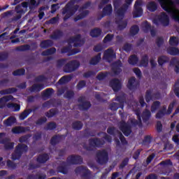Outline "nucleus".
<instances>
[{"label": "nucleus", "instance_id": "20e7f679", "mask_svg": "<svg viewBox=\"0 0 179 179\" xmlns=\"http://www.w3.org/2000/svg\"><path fill=\"white\" fill-rule=\"evenodd\" d=\"M67 43L69 44H73V47H83L86 43V39L85 38H82V35L78 34L75 36H71L67 39Z\"/></svg>", "mask_w": 179, "mask_h": 179}, {"label": "nucleus", "instance_id": "7c9ffc66", "mask_svg": "<svg viewBox=\"0 0 179 179\" xmlns=\"http://www.w3.org/2000/svg\"><path fill=\"white\" fill-rule=\"evenodd\" d=\"M29 129V127H15L12 129L13 134H24Z\"/></svg>", "mask_w": 179, "mask_h": 179}, {"label": "nucleus", "instance_id": "aec40b11", "mask_svg": "<svg viewBox=\"0 0 179 179\" xmlns=\"http://www.w3.org/2000/svg\"><path fill=\"white\" fill-rule=\"evenodd\" d=\"M50 160V155L47 153L41 154L36 158L37 163L39 164H44Z\"/></svg>", "mask_w": 179, "mask_h": 179}, {"label": "nucleus", "instance_id": "5fc2aeb1", "mask_svg": "<svg viewBox=\"0 0 179 179\" xmlns=\"http://www.w3.org/2000/svg\"><path fill=\"white\" fill-rule=\"evenodd\" d=\"M179 43L178 38L176 36H171L169 39V44L173 47H177Z\"/></svg>", "mask_w": 179, "mask_h": 179}, {"label": "nucleus", "instance_id": "f257e3e1", "mask_svg": "<svg viewBox=\"0 0 179 179\" xmlns=\"http://www.w3.org/2000/svg\"><path fill=\"white\" fill-rule=\"evenodd\" d=\"M89 145L86 143H83L82 146L85 150H87L88 152L93 151L94 148H101L103 145H104V140L99 138H90L88 140Z\"/></svg>", "mask_w": 179, "mask_h": 179}, {"label": "nucleus", "instance_id": "4be33fe9", "mask_svg": "<svg viewBox=\"0 0 179 179\" xmlns=\"http://www.w3.org/2000/svg\"><path fill=\"white\" fill-rule=\"evenodd\" d=\"M41 48L43 50H47V48H50V47H52L54 45V42L51 39L43 40L40 43Z\"/></svg>", "mask_w": 179, "mask_h": 179}, {"label": "nucleus", "instance_id": "a19ab883", "mask_svg": "<svg viewBox=\"0 0 179 179\" xmlns=\"http://www.w3.org/2000/svg\"><path fill=\"white\" fill-rule=\"evenodd\" d=\"M16 122V117L13 116L9 117L7 120H4V125L6 127H12Z\"/></svg>", "mask_w": 179, "mask_h": 179}, {"label": "nucleus", "instance_id": "bb28decb", "mask_svg": "<svg viewBox=\"0 0 179 179\" xmlns=\"http://www.w3.org/2000/svg\"><path fill=\"white\" fill-rule=\"evenodd\" d=\"M71 127L74 131H80L83 128V123L80 120H76L73 122Z\"/></svg>", "mask_w": 179, "mask_h": 179}, {"label": "nucleus", "instance_id": "13d9d810", "mask_svg": "<svg viewBox=\"0 0 179 179\" xmlns=\"http://www.w3.org/2000/svg\"><path fill=\"white\" fill-rule=\"evenodd\" d=\"M8 108H14V111L20 110V105L17 103H8L7 105Z\"/></svg>", "mask_w": 179, "mask_h": 179}, {"label": "nucleus", "instance_id": "423d86ee", "mask_svg": "<svg viewBox=\"0 0 179 179\" xmlns=\"http://www.w3.org/2000/svg\"><path fill=\"white\" fill-rule=\"evenodd\" d=\"M76 174L80 176L82 179L92 178V172L86 166H80L75 169Z\"/></svg>", "mask_w": 179, "mask_h": 179}, {"label": "nucleus", "instance_id": "39448f33", "mask_svg": "<svg viewBox=\"0 0 179 179\" xmlns=\"http://www.w3.org/2000/svg\"><path fill=\"white\" fill-rule=\"evenodd\" d=\"M80 66V63L78 60H71L64 65L63 71L66 73H71L75 72Z\"/></svg>", "mask_w": 179, "mask_h": 179}, {"label": "nucleus", "instance_id": "72a5a7b5", "mask_svg": "<svg viewBox=\"0 0 179 179\" xmlns=\"http://www.w3.org/2000/svg\"><path fill=\"white\" fill-rule=\"evenodd\" d=\"M148 65H149V56L148 55H144L140 61V66L147 68Z\"/></svg>", "mask_w": 179, "mask_h": 179}, {"label": "nucleus", "instance_id": "a211bd4d", "mask_svg": "<svg viewBox=\"0 0 179 179\" xmlns=\"http://www.w3.org/2000/svg\"><path fill=\"white\" fill-rule=\"evenodd\" d=\"M65 138H66V136L65 135H55L50 139V145H52V146H55L58 145L62 139H65Z\"/></svg>", "mask_w": 179, "mask_h": 179}, {"label": "nucleus", "instance_id": "79ce46f5", "mask_svg": "<svg viewBox=\"0 0 179 179\" xmlns=\"http://www.w3.org/2000/svg\"><path fill=\"white\" fill-rule=\"evenodd\" d=\"M169 61V57H167L166 56L162 55L158 57L157 62L159 66H163V65H164V64H167Z\"/></svg>", "mask_w": 179, "mask_h": 179}, {"label": "nucleus", "instance_id": "c756f323", "mask_svg": "<svg viewBox=\"0 0 179 179\" xmlns=\"http://www.w3.org/2000/svg\"><path fill=\"white\" fill-rule=\"evenodd\" d=\"M16 92H17V89H16L15 87H10L1 90L0 94L1 96H5V94H12L13 93H16Z\"/></svg>", "mask_w": 179, "mask_h": 179}, {"label": "nucleus", "instance_id": "0e129e2a", "mask_svg": "<svg viewBox=\"0 0 179 179\" xmlns=\"http://www.w3.org/2000/svg\"><path fill=\"white\" fill-rule=\"evenodd\" d=\"M109 108L112 111H117L118 108H121V106H120V103L113 102L109 105Z\"/></svg>", "mask_w": 179, "mask_h": 179}, {"label": "nucleus", "instance_id": "9b49d317", "mask_svg": "<svg viewBox=\"0 0 179 179\" xmlns=\"http://www.w3.org/2000/svg\"><path fill=\"white\" fill-rule=\"evenodd\" d=\"M141 5H142L141 0H136L134 4V10L133 11V17L134 19H136V17H141L143 14V9H142Z\"/></svg>", "mask_w": 179, "mask_h": 179}, {"label": "nucleus", "instance_id": "603ef678", "mask_svg": "<svg viewBox=\"0 0 179 179\" xmlns=\"http://www.w3.org/2000/svg\"><path fill=\"white\" fill-rule=\"evenodd\" d=\"M46 131H54L57 129V123L55 122H50L48 123L47 127L45 128Z\"/></svg>", "mask_w": 179, "mask_h": 179}, {"label": "nucleus", "instance_id": "4d7b16f0", "mask_svg": "<svg viewBox=\"0 0 179 179\" xmlns=\"http://www.w3.org/2000/svg\"><path fill=\"white\" fill-rule=\"evenodd\" d=\"M26 73V70L24 69H19L13 72V76H23Z\"/></svg>", "mask_w": 179, "mask_h": 179}, {"label": "nucleus", "instance_id": "393cba45", "mask_svg": "<svg viewBox=\"0 0 179 179\" xmlns=\"http://www.w3.org/2000/svg\"><path fill=\"white\" fill-rule=\"evenodd\" d=\"M152 117V113L149 109H145L143 111V113L141 115V117L143 119V122H148L149 120H150V117Z\"/></svg>", "mask_w": 179, "mask_h": 179}, {"label": "nucleus", "instance_id": "2eb2a0df", "mask_svg": "<svg viewBox=\"0 0 179 179\" xmlns=\"http://www.w3.org/2000/svg\"><path fill=\"white\" fill-rule=\"evenodd\" d=\"M109 85L113 89V92H120V90H121V87H122L121 81L117 78L110 80L109 82Z\"/></svg>", "mask_w": 179, "mask_h": 179}, {"label": "nucleus", "instance_id": "8fccbe9b", "mask_svg": "<svg viewBox=\"0 0 179 179\" xmlns=\"http://www.w3.org/2000/svg\"><path fill=\"white\" fill-rule=\"evenodd\" d=\"M145 99L147 103H150L151 100H153V94H152V90H148L145 92Z\"/></svg>", "mask_w": 179, "mask_h": 179}, {"label": "nucleus", "instance_id": "c9c22d12", "mask_svg": "<svg viewBox=\"0 0 179 179\" xmlns=\"http://www.w3.org/2000/svg\"><path fill=\"white\" fill-rule=\"evenodd\" d=\"M57 171L62 174H67L68 169H66V162H62V165L57 167Z\"/></svg>", "mask_w": 179, "mask_h": 179}, {"label": "nucleus", "instance_id": "a878e982", "mask_svg": "<svg viewBox=\"0 0 179 179\" xmlns=\"http://www.w3.org/2000/svg\"><path fill=\"white\" fill-rule=\"evenodd\" d=\"M101 33H102L101 29L95 28L90 31V36L93 38H97V37H100V36H101Z\"/></svg>", "mask_w": 179, "mask_h": 179}, {"label": "nucleus", "instance_id": "3c124183", "mask_svg": "<svg viewBox=\"0 0 179 179\" xmlns=\"http://www.w3.org/2000/svg\"><path fill=\"white\" fill-rule=\"evenodd\" d=\"M110 75V72L106 71V72H100L97 76H96V79L98 80H104Z\"/></svg>", "mask_w": 179, "mask_h": 179}, {"label": "nucleus", "instance_id": "b1692460", "mask_svg": "<svg viewBox=\"0 0 179 179\" xmlns=\"http://www.w3.org/2000/svg\"><path fill=\"white\" fill-rule=\"evenodd\" d=\"M102 15H103V16H111V15H113V6L111 4H108L103 7Z\"/></svg>", "mask_w": 179, "mask_h": 179}, {"label": "nucleus", "instance_id": "f3484780", "mask_svg": "<svg viewBox=\"0 0 179 179\" xmlns=\"http://www.w3.org/2000/svg\"><path fill=\"white\" fill-rule=\"evenodd\" d=\"M138 85H139V83L136 82V78L131 77L129 79L127 87L129 90H136V89H138Z\"/></svg>", "mask_w": 179, "mask_h": 179}, {"label": "nucleus", "instance_id": "2f4dec72", "mask_svg": "<svg viewBox=\"0 0 179 179\" xmlns=\"http://www.w3.org/2000/svg\"><path fill=\"white\" fill-rule=\"evenodd\" d=\"M90 107H92V103H90V101H85L83 103L78 104V108L83 111H87V110H89Z\"/></svg>", "mask_w": 179, "mask_h": 179}, {"label": "nucleus", "instance_id": "c85d7f7f", "mask_svg": "<svg viewBox=\"0 0 179 179\" xmlns=\"http://www.w3.org/2000/svg\"><path fill=\"white\" fill-rule=\"evenodd\" d=\"M45 85L44 84H34L31 88H30V92H41L43 89H45Z\"/></svg>", "mask_w": 179, "mask_h": 179}, {"label": "nucleus", "instance_id": "1a4fd4ad", "mask_svg": "<svg viewBox=\"0 0 179 179\" xmlns=\"http://www.w3.org/2000/svg\"><path fill=\"white\" fill-rule=\"evenodd\" d=\"M120 129L124 136H129V135L132 134V125L125 121H122L120 123Z\"/></svg>", "mask_w": 179, "mask_h": 179}, {"label": "nucleus", "instance_id": "680f3d73", "mask_svg": "<svg viewBox=\"0 0 179 179\" xmlns=\"http://www.w3.org/2000/svg\"><path fill=\"white\" fill-rule=\"evenodd\" d=\"M116 101H118L120 103V106H121V108H124V104L125 103V96H117L116 97Z\"/></svg>", "mask_w": 179, "mask_h": 179}, {"label": "nucleus", "instance_id": "473e14b6", "mask_svg": "<svg viewBox=\"0 0 179 179\" xmlns=\"http://www.w3.org/2000/svg\"><path fill=\"white\" fill-rule=\"evenodd\" d=\"M89 13H90V11H89V10H85L81 12L74 18V22H78V20H82V19H85V17H86V16H87Z\"/></svg>", "mask_w": 179, "mask_h": 179}, {"label": "nucleus", "instance_id": "f8f14e48", "mask_svg": "<svg viewBox=\"0 0 179 179\" xmlns=\"http://www.w3.org/2000/svg\"><path fill=\"white\" fill-rule=\"evenodd\" d=\"M66 162L69 164H82L83 158L80 155H71L68 157Z\"/></svg>", "mask_w": 179, "mask_h": 179}, {"label": "nucleus", "instance_id": "5701e85b", "mask_svg": "<svg viewBox=\"0 0 179 179\" xmlns=\"http://www.w3.org/2000/svg\"><path fill=\"white\" fill-rule=\"evenodd\" d=\"M62 37H64V31L60 29H56L53 31L52 34L50 35V38L52 40H59Z\"/></svg>", "mask_w": 179, "mask_h": 179}, {"label": "nucleus", "instance_id": "cd10ccee", "mask_svg": "<svg viewBox=\"0 0 179 179\" xmlns=\"http://www.w3.org/2000/svg\"><path fill=\"white\" fill-rule=\"evenodd\" d=\"M33 111H34V110L31 109V108H28L24 110L20 115V120L21 121H23V120H26V118H27V117H29V115L31 114V113H33Z\"/></svg>", "mask_w": 179, "mask_h": 179}, {"label": "nucleus", "instance_id": "6e6552de", "mask_svg": "<svg viewBox=\"0 0 179 179\" xmlns=\"http://www.w3.org/2000/svg\"><path fill=\"white\" fill-rule=\"evenodd\" d=\"M132 2H134V0H125V3L116 10L118 17H122V19L125 17V13H127V10H128V8H129V5L132 4Z\"/></svg>", "mask_w": 179, "mask_h": 179}, {"label": "nucleus", "instance_id": "4468645a", "mask_svg": "<svg viewBox=\"0 0 179 179\" xmlns=\"http://www.w3.org/2000/svg\"><path fill=\"white\" fill-rule=\"evenodd\" d=\"M103 58L107 62H113V59H115L117 55L114 53L113 48H108L103 52Z\"/></svg>", "mask_w": 179, "mask_h": 179}, {"label": "nucleus", "instance_id": "bf43d9fd", "mask_svg": "<svg viewBox=\"0 0 179 179\" xmlns=\"http://www.w3.org/2000/svg\"><path fill=\"white\" fill-rule=\"evenodd\" d=\"M152 29V25L149 23V22L145 21L143 24V30L144 33H149V31Z\"/></svg>", "mask_w": 179, "mask_h": 179}, {"label": "nucleus", "instance_id": "6ab92c4d", "mask_svg": "<svg viewBox=\"0 0 179 179\" xmlns=\"http://www.w3.org/2000/svg\"><path fill=\"white\" fill-rule=\"evenodd\" d=\"M61 52L62 54H66L69 52V55H76V54H79V52H80V50L77 48L71 49V48L66 46L61 49Z\"/></svg>", "mask_w": 179, "mask_h": 179}, {"label": "nucleus", "instance_id": "338daca9", "mask_svg": "<svg viewBox=\"0 0 179 179\" xmlns=\"http://www.w3.org/2000/svg\"><path fill=\"white\" fill-rule=\"evenodd\" d=\"M43 138V132L38 131L35 134H34L32 139L35 142H37V141H40Z\"/></svg>", "mask_w": 179, "mask_h": 179}, {"label": "nucleus", "instance_id": "f03ea898", "mask_svg": "<svg viewBox=\"0 0 179 179\" xmlns=\"http://www.w3.org/2000/svg\"><path fill=\"white\" fill-rule=\"evenodd\" d=\"M29 150V147L27 145L24 143H18L15 148L14 152L12 153L11 159L12 160H20V157L24 153H27Z\"/></svg>", "mask_w": 179, "mask_h": 179}, {"label": "nucleus", "instance_id": "f704fd0d", "mask_svg": "<svg viewBox=\"0 0 179 179\" xmlns=\"http://www.w3.org/2000/svg\"><path fill=\"white\" fill-rule=\"evenodd\" d=\"M147 9L150 12H156L157 10V3L155 1H150L147 4Z\"/></svg>", "mask_w": 179, "mask_h": 179}, {"label": "nucleus", "instance_id": "09e8293b", "mask_svg": "<svg viewBox=\"0 0 179 179\" xmlns=\"http://www.w3.org/2000/svg\"><path fill=\"white\" fill-rule=\"evenodd\" d=\"M168 54H170V55H179V49L178 48H169L167 49Z\"/></svg>", "mask_w": 179, "mask_h": 179}, {"label": "nucleus", "instance_id": "a18cd8bd", "mask_svg": "<svg viewBox=\"0 0 179 179\" xmlns=\"http://www.w3.org/2000/svg\"><path fill=\"white\" fill-rule=\"evenodd\" d=\"M47 121L48 119L45 117V116L41 117L35 122L36 127H41V125H44Z\"/></svg>", "mask_w": 179, "mask_h": 179}, {"label": "nucleus", "instance_id": "ddd939ff", "mask_svg": "<svg viewBox=\"0 0 179 179\" xmlns=\"http://www.w3.org/2000/svg\"><path fill=\"white\" fill-rule=\"evenodd\" d=\"M122 63L120 60H117L111 64V71L114 75H120L122 72Z\"/></svg>", "mask_w": 179, "mask_h": 179}, {"label": "nucleus", "instance_id": "c03bdc74", "mask_svg": "<svg viewBox=\"0 0 179 179\" xmlns=\"http://www.w3.org/2000/svg\"><path fill=\"white\" fill-rule=\"evenodd\" d=\"M54 94V89L52 88H47L42 94L43 97H47V99H50Z\"/></svg>", "mask_w": 179, "mask_h": 179}, {"label": "nucleus", "instance_id": "7ed1b4c3", "mask_svg": "<svg viewBox=\"0 0 179 179\" xmlns=\"http://www.w3.org/2000/svg\"><path fill=\"white\" fill-rule=\"evenodd\" d=\"M176 101H173L169 105L168 109H167V106L166 105H164L162 109H160L155 115V117L157 118V120H162V118H163L164 115H170V114L173 113V110L174 108V106H176Z\"/></svg>", "mask_w": 179, "mask_h": 179}, {"label": "nucleus", "instance_id": "de8ad7c7", "mask_svg": "<svg viewBox=\"0 0 179 179\" xmlns=\"http://www.w3.org/2000/svg\"><path fill=\"white\" fill-rule=\"evenodd\" d=\"M160 106H162L160 101H154L151 106V113H155V111H157V110H159V108H160Z\"/></svg>", "mask_w": 179, "mask_h": 179}, {"label": "nucleus", "instance_id": "ea45409f", "mask_svg": "<svg viewBox=\"0 0 179 179\" xmlns=\"http://www.w3.org/2000/svg\"><path fill=\"white\" fill-rule=\"evenodd\" d=\"M55 52H57V48H50L46 50L43 51L41 55H43V57H47L48 55H52V54H55Z\"/></svg>", "mask_w": 179, "mask_h": 179}, {"label": "nucleus", "instance_id": "e433bc0d", "mask_svg": "<svg viewBox=\"0 0 179 179\" xmlns=\"http://www.w3.org/2000/svg\"><path fill=\"white\" fill-rule=\"evenodd\" d=\"M101 59V53H98L95 57H92L90 61V65H97Z\"/></svg>", "mask_w": 179, "mask_h": 179}, {"label": "nucleus", "instance_id": "49530a36", "mask_svg": "<svg viewBox=\"0 0 179 179\" xmlns=\"http://www.w3.org/2000/svg\"><path fill=\"white\" fill-rule=\"evenodd\" d=\"M57 114H58V110L56 108H52L45 113V115L48 118H52V117H55Z\"/></svg>", "mask_w": 179, "mask_h": 179}, {"label": "nucleus", "instance_id": "774afa93", "mask_svg": "<svg viewBox=\"0 0 179 179\" xmlns=\"http://www.w3.org/2000/svg\"><path fill=\"white\" fill-rule=\"evenodd\" d=\"M28 3L29 4V9H34V8H37V6L40 5V3H37L36 0H29Z\"/></svg>", "mask_w": 179, "mask_h": 179}, {"label": "nucleus", "instance_id": "58836bf2", "mask_svg": "<svg viewBox=\"0 0 179 179\" xmlns=\"http://www.w3.org/2000/svg\"><path fill=\"white\" fill-rule=\"evenodd\" d=\"M71 80H72V76H64L59 80L58 83L59 85H65V83H68Z\"/></svg>", "mask_w": 179, "mask_h": 179}, {"label": "nucleus", "instance_id": "4c0bfd02", "mask_svg": "<svg viewBox=\"0 0 179 179\" xmlns=\"http://www.w3.org/2000/svg\"><path fill=\"white\" fill-rule=\"evenodd\" d=\"M47 178V176L45 174H29L28 175L27 179H45Z\"/></svg>", "mask_w": 179, "mask_h": 179}, {"label": "nucleus", "instance_id": "864d4df0", "mask_svg": "<svg viewBox=\"0 0 179 179\" xmlns=\"http://www.w3.org/2000/svg\"><path fill=\"white\" fill-rule=\"evenodd\" d=\"M139 33V27L138 25H133L130 28L131 36H136Z\"/></svg>", "mask_w": 179, "mask_h": 179}, {"label": "nucleus", "instance_id": "0eeeda50", "mask_svg": "<svg viewBox=\"0 0 179 179\" xmlns=\"http://www.w3.org/2000/svg\"><path fill=\"white\" fill-rule=\"evenodd\" d=\"M96 162L101 166L108 162V152L106 150H101L96 152Z\"/></svg>", "mask_w": 179, "mask_h": 179}, {"label": "nucleus", "instance_id": "69168bd1", "mask_svg": "<svg viewBox=\"0 0 179 179\" xmlns=\"http://www.w3.org/2000/svg\"><path fill=\"white\" fill-rule=\"evenodd\" d=\"M119 139L121 142V144L123 146H125V145H128V141H127V138H125V136L122 134V133L119 132Z\"/></svg>", "mask_w": 179, "mask_h": 179}, {"label": "nucleus", "instance_id": "dca6fc26", "mask_svg": "<svg viewBox=\"0 0 179 179\" xmlns=\"http://www.w3.org/2000/svg\"><path fill=\"white\" fill-rule=\"evenodd\" d=\"M158 19L159 23H161V24H162V26L164 27L170 24V18L166 13H161V15L158 16Z\"/></svg>", "mask_w": 179, "mask_h": 179}, {"label": "nucleus", "instance_id": "e2e57ef3", "mask_svg": "<svg viewBox=\"0 0 179 179\" xmlns=\"http://www.w3.org/2000/svg\"><path fill=\"white\" fill-rule=\"evenodd\" d=\"M8 58H9V53L8 52H0L1 62H3V61H6Z\"/></svg>", "mask_w": 179, "mask_h": 179}, {"label": "nucleus", "instance_id": "6e6d98bb", "mask_svg": "<svg viewBox=\"0 0 179 179\" xmlns=\"http://www.w3.org/2000/svg\"><path fill=\"white\" fill-rule=\"evenodd\" d=\"M29 138H31V134H30L22 136L19 138V142L20 143H27V142H29Z\"/></svg>", "mask_w": 179, "mask_h": 179}, {"label": "nucleus", "instance_id": "9d476101", "mask_svg": "<svg viewBox=\"0 0 179 179\" xmlns=\"http://www.w3.org/2000/svg\"><path fill=\"white\" fill-rule=\"evenodd\" d=\"M161 8H162L165 12L167 13H172L173 10H171V6L174 5V1L172 0H158Z\"/></svg>", "mask_w": 179, "mask_h": 179}, {"label": "nucleus", "instance_id": "412c9836", "mask_svg": "<svg viewBox=\"0 0 179 179\" xmlns=\"http://www.w3.org/2000/svg\"><path fill=\"white\" fill-rule=\"evenodd\" d=\"M10 100H13V96L12 95H6L0 98V109L5 108L6 107V103L10 101Z\"/></svg>", "mask_w": 179, "mask_h": 179}, {"label": "nucleus", "instance_id": "37998d69", "mask_svg": "<svg viewBox=\"0 0 179 179\" xmlns=\"http://www.w3.org/2000/svg\"><path fill=\"white\" fill-rule=\"evenodd\" d=\"M139 61V58L136 55H132L129 57L128 62L130 65H136L138 62Z\"/></svg>", "mask_w": 179, "mask_h": 179}, {"label": "nucleus", "instance_id": "052dcab7", "mask_svg": "<svg viewBox=\"0 0 179 179\" xmlns=\"http://www.w3.org/2000/svg\"><path fill=\"white\" fill-rule=\"evenodd\" d=\"M30 50V45H22L16 48V51H29Z\"/></svg>", "mask_w": 179, "mask_h": 179}]
</instances>
